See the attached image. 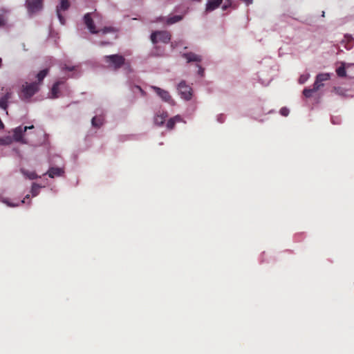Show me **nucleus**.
Listing matches in <instances>:
<instances>
[{
	"instance_id": "nucleus-29",
	"label": "nucleus",
	"mask_w": 354,
	"mask_h": 354,
	"mask_svg": "<svg viewBox=\"0 0 354 354\" xmlns=\"http://www.w3.org/2000/svg\"><path fill=\"white\" fill-rule=\"evenodd\" d=\"M196 66L198 68L197 73L201 76L203 77L204 75V68L201 66L200 64H197Z\"/></svg>"
},
{
	"instance_id": "nucleus-34",
	"label": "nucleus",
	"mask_w": 354,
	"mask_h": 354,
	"mask_svg": "<svg viewBox=\"0 0 354 354\" xmlns=\"http://www.w3.org/2000/svg\"><path fill=\"white\" fill-rule=\"evenodd\" d=\"M223 117L221 115L218 118V120L220 122H223Z\"/></svg>"
},
{
	"instance_id": "nucleus-2",
	"label": "nucleus",
	"mask_w": 354,
	"mask_h": 354,
	"mask_svg": "<svg viewBox=\"0 0 354 354\" xmlns=\"http://www.w3.org/2000/svg\"><path fill=\"white\" fill-rule=\"evenodd\" d=\"M104 60L107 66L111 68L118 69L124 66L126 69L131 71L129 63L125 62L124 58L120 55H106L104 57Z\"/></svg>"
},
{
	"instance_id": "nucleus-19",
	"label": "nucleus",
	"mask_w": 354,
	"mask_h": 354,
	"mask_svg": "<svg viewBox=\"0 0 354 354\" xmlns=\"http://www.w3.org/2000/svg\"><path fill=\"white\" fill-rule=\"evenodd\" d=\"M349 65H350L349 64H346L344 62H342L341 66L338 67L336 69L337 75L339 77H345L346 75V68L349 66Z\"/></svg>"
},
{
	"instance_id": "nucleus-24",
	"label": "nucleus",
	"mask_w": 354,
	"mask_h": 354,
	"mask_svg": "<svg viewBox=\"0 0 354 354\" xmlns=\"http://www.w3.org/2000/svg\"><path fill=\"white\" fill-rule=\"evenodd\" d=\"M182 18L183 17L180 15H175L174 17H169L167 19V23L168 24H175V23L180 21L182 19Z\"/></svg>"
},
{
	"instance_id": "nucleus-20",
	"label": "nucleus",
	"mask_w": 354,
	"mask_h": 354,
	"mask_svg": "<svg viewBox=\"0 0 354 354\" xmlns=\"http://www.w3.org/2000/svg\"><path fill=\"white\" fill-rule=\"evenodd\" d=\"M21 171L23 175L30 180H33L39 177L35 171H28L24 169H22Z\"/></svg>"
},
{
	"instance_id": "nucleus-11",
	"label": "nucleus",
	"mask_w": 354,
	"mask_h": 354,
	"mask_svg": "<svg viewBox=\"0 0 354 354\" xmlns=\"http://www.w3.org/2000/svg\"><path fill=\"white\" fill-rule=\"evenodd\" d=\"M182 56L187 63L194 62L196 65L200 64L203 60L201 55L192 52L183 53Z\"/></svg>"
},
{
	"instance_id": "nucleus-31",
	"label": "nucleus",
	"mask_w": 354,
	"mask_h": 354,
	"mask_svg": "<svg viewBox=\"0 0 354 354\" xmlns=\"http://www.w3.org/2000/svg\"><path fill=\"white\" fill-rule=\"evenodd\" d=\"M230 6V3L228 2V0L225 3V4L223 6V10H226L229 6Z\"/></svg>"
},
{
	"instance_id": "nucleus-26",
	"label": "nucleus",
	"mask_w": 354,
	"mask_h": 354,
	"mask_svg": "<svg viewBox=\"0 0 354 354\" xmlns=\"http://www.w3.org/2000/svg\"><path fill=\"white\" fill-rule=\"evenodd\" d=\"M319 90H314V86L313 88H304L303 91V94L306 97H310L313 93L318 91Z\"/></svg>"
},
{
	"instance_id": "nucleus-15",
	"label": "nucleus",
	"mask_w": 354,
	"mask_h": 354,
	"mask_svg": "<svg viewBox=\"0 0 354 354\" xmlns=\"http://www.w3.org/2000/svg\"><path fill=\"white\" fill-rule=\"evenodd\" d=\"M167 116L168 114L166 111H158L154 116V123L156 125H162Z\"/></svg>"
},
{
	"instance_id": "nucleus-9",
	"label": "nucleus",
	"mask_w": 354,
	"mask_h": 354,
	"mask_svg": "<svg viewBox=\"0 0 354 354\" xmlns=\"http://www.w3.org/2000/svg\"><path fill=\"white\" fill-rule=\"evenodd\" d=\"M331 74L328 73H319L316 76V80L314 82V90H319L324 84L322 82L327 81L330 78Z\"/></svg>"
},
{
	"instance_id": "nucleus-25",
	"label": "nucleus",
	"mask_w": 354,
	"mask_h": 354,
	"mask_svg": "<svg viewBox=\"0 0 354 354\" xmlns=\"http://www.w3.org/2000/svg\"><path fill=\"white\" fill-rule=\"evenodd\" d=\"M13 138L10 136L0 138V145H8L12 143Z\"/></svg>"
},
{
	"instance_id": "nucleus-16",
	"label": "nucleus",
	"mask_w": 354,
	"mask_h": 354,
	"mask_svg": "<svg viewBox=\"0 0 354 354\" xmlns=\"http://www.w3.org/2000/svg\"><path fill=\"white\" fill-rule=\"evenodd\" d=\"M62 84H63L62 82L58 81V82H55L53 84V86L51 88V91L48 94V97L52 98V99L57 98L59 96V86Z\"/></svg>"
},
{
	"instance_id": "nucleus-8",
	"label": "nucleus",
	"mask_w": 354,
	"mask_h": 354,
	"mask_svg": "<svg viewBox=\"0 0 354 354\" xmlns=\"http://www.w3.org/2000/svg\"><path fill=\"white\" fill-rule=\"evenodd\" d=\"M43 0H26V8L29 13H35L42 9Z\"/></svg>"
},
{
	"instance_id": "nucleus-28",
	"label": "nucleus",
	"mask_w": 354,
	"mask_h": 354,
	"mask_svg": "<svg viewBox=\"0 0 354 354\" xmlns=\"http://www.w3.org/2000/svg\"><path fill=\"white\" fill-rule=\"evenodd\" d=\"M309 77H310L309 74H306V75H301L300 77H299V83L300 84L305 83L308 80Z\"/></svg>"
},
{
	"instance_id": "nucleus-36",
	"label": "nucleus",
	"mask_w": 354,
	"mask_h": 354,
	"mask_svg": "<svg viewBox=\"0 0 354 354\" xmlns=\"http://www.w3.org/2000/svg\"><path fill=\"white\" fill-rule=\"evenodd\" d=\"M1 64H2V59H1V58H0V68L1 67Z\"/></svg>"
},
{
	"instance_id": "nucleus-10",
	"label": "nucleus",
	"mask_w": 354,
	"mask_h": 354,
	"mask_svg": "<svg viewBox=\"0 0 354 354\" xmlns=\"http://www.w3.org/2000/svg\"><path fill=\"white\" fill-rule=\"evenodd\" d=\"M70 6L69 1L68 0H61L59 6H57V15L60 23L64 25L65 24V19L61 15L62 11L66 10Z\"/></svg>"
},
{
	"instance_id": "nucleus-33",
	"label": "nucleus",
	"mask_w": 354,
	"mask_h": 354,
	"mask_svg": "<svg viewBox=\"0 0 354 354\" xmlns=\"http://www.w3.org/2000/svg\"><path fill=\"white\" fill-rule=\"evenodd\" d=\"M344 37H345V40L348 42L353 39V37L351 35H345Z\"/></svg>"
},
{
	"instance_id": "nucleus-18",
	"label": "nucleus",
	"mask_w": 354,
	"mask_h": 354,
	"mask_svg": "<svg viewBox=\"0 0 354 354\" xmlns=\"http://www.w3.org/2000/svg\"><path fill=\"white\" fill-rule=\"evenodd\" d=\"M26 198H29V195L28 194L26 196L25 198H24L23 200H21V201H20L19 202H17V203L11 202L10 201V199L6 198H2L1 199V201L3 203L6 204L8 207H15L19 206L21 203H25V200Z\"/></svg>"
},
{
	"instance_id": "nucleus-22",
	"label": "nucleus",
	"mask_w": 354,
	"mask_h": 354,
	"mask_svg": "<svg viewBox=\"0 0 354 354\" xmlns=\"http://www.w3.org/2000/svg\"><path fill=\"white\" fill-rule=\"evenodd\" d=\"M42 186H40L37 183H32V187H31V194L32 197L37 196L40 191V188H41Z\"/></svg>"
},
{
	"instance_id": "nucleus-1",
	"label": "nucleus",
	"mask_w": 354,
	"mask_h": 354,
	"mask_svg": "<svg viewBox=\"0 0 354 354\" xmlns=\"http://www.w3.org/2000/svg\"><path fill=\"white\" fill-rule=\"evenodd\" d=\"M84 24L87 28L92 34H95L102 32V34H106L113 31V28L105 27L103 29H100V27H96L94 24H100V17L96 13H87L84 17Z\"/></svg>"
},
{
	"instance_id": "nucleus-21",
	"label": "nucleus",
	"mask_w": 354,
	"mask_h": 354,
	"mask_svg": "<svg viewBox=\"0 0 354 354\" xmlns=\"http://www.w3.org/2000/svg\"><path fill=\"white\" fill-rule=\"evenodd\" d=\"M104 122V118L102 116H95L93 118L91 123L93 127H100Z\"/></svg>"
},
{
	"instance_id": "nucleus-5",
	"label": "nucleus",
	"mask_w": 354,
	"mask_h": 354,
	"mask_svg": "<svg viewBox=\"0 0 354 354\" xmlns=\"http://www.w3.org/2000/svg\"><path fill=\"white\" fill-rule=\"evenodd\" d=\"M34 128L33 125L26 126V127H17L12 130L13 131V140L21 142L23 144H26L27 141L24 138V135L28 129H32Z\"/></svg>"
},
{
	"instance_id": "nucleus-32",
	"label": "nucleus",
	"mask_w": 354,
	"mask_h": 354,
	"mask_svg": "<svg viewBox=\"0 0 354 354\" xmlns=\"http://www.w3.org/2000/svg\"><path fill=\"white\" fill-rule=\"evenodd\" d=\"M75 66H71V67L65 66L64 68H63V69H64L66 71H72L75 70Z\"/></svg>"
},
{
	"instance_id": "nucleus-12",
	"label": "nucleus",
	"mask_w": 354,
	"mask_h": 354,
	"mask_svg": "<svg viewBox=\"0 0 354 354\" xmlns=\"http://www.w3.org/2000/svg\"><path fill=\"white\" fill-rule=\"evenodd\" d=\"M12 92L10 90L6 89V93L2 94L0 97V107L6 111V113H8L7 108H8V103L9 100L12 97Z\"/></svg>"
},
{
	"instance_id": "nucleus-30",
	"label": "nucleus",
	"mask_w": 354,
	"mask_h": 354,
	"mask_svg": "<svg viewBox=\"0 0 354 354\" xmlns=\"http://www.w3.org/2000/svg\"><path fill=\"white\" fill-rule=\"evenodd\" d=\"M280 113L283 116H287L289 114V109L286 107H283L280 109Z\"/></svg>"
},
{
	"instance_id": "nucleus-7",
	"label": "nucleus",
	"mask_w": 354,
	"mask_h": 354,
	"mask_svg": "<svg viewBox=\"0 0 354 354\" xmlns=\"http://www.w3.org/2000/svg\"><path fill=\"white\" fill-rule=\"evenodd\" d=\"M151 88L156 92L157 95L161 98V100L167 103H168L170 105H174L175 102L172 99L171 96L170 95L169 93L164 89H162L158 86H151Z\"/></svg>"
},
{
	"instance_id": "nucleus-17",
	"label": "nucleus",
	"mask_w": 354,
	"mask_h": 354,
	"mask_svg": "<svg viewBox=\"0 0 354 354\" xmlns=\"http://www.w3.org/2000/svg\"><path fill=\"white\" fill-rule=\"evenodd\" d=\"M184 122L182 117L179 115H176L173 118H171L167 122L166 127L168 129L171 130L174 129L175 124L177 122Z\"/></svg>"
},
{
	"instance_id": "nucleus-3",
	"label": "nucleus",
	"mask_w": 354,
	"mask_h": 354,
	"mask_svg": "<svg viewBox=\"0 0 354 354\" xmlns=\"http://www.w3.org/2000/svg\"><path fill=\"white\" fill-rule=\"evenodd\" d=\"M38 89H39V86L37 82H32V83L26 82L22 86L20 97L22 100L30 99L32 96H33L35 95V93L36 92H37Z\"/></svg>"
},
{
	"instance_id": "nucleus-35",
	"label": "nucleus",
	"mask_w": 354,
	"mask_h": 354,
	"mask_svg": "<svg viewBox=\"0 0 354 354\" xmlns=\"http://www.w3.org/2000/svg\"><path fill=\"white\" fill-rule=\"evenodd\" d=\"M136 88L138 89V91H140V92H142V91L140 86H136Z\"/></svg>"
},
{
	"instance_id": "nucleus-14",
	"label": "nucleus",
	"mask_w": 354,
	"mask_h": 354,
	"mask_svg": "<svg viewBox=\"0 0 354 354\" xmlns=\"http://www.w3.org/2000/svg\"><path fill=\"white\" fill-rule=\"evenodd\" d=\"M223 0H207L205 5V12H210L218 8Z\"/></svg>"
},
{
	"instance_id": "nucleus-13",
	"label": "nucleus",
	"mask_w": 354,
	"mask_h": 354,
	"mask_svg": "<svg viewBox=\"0 0 354 354\" xmlns=\"http://www.w3.org/2000/svg\"><path fill=\"white\" fill-rule=\"evenodd\" d=\"M64 174V169L63 168L51 167L44 175L47 174L50 178H53L55 177L62 176Z\"/></svg>"
},
{
	"instance_id": "nucleus-4",
	"label": "nucleus",
	"mask_w": 354,
	"mask_h": 354,
	"mask_svg": "<svg viewBox=\"0 0 354 354\" xmlns=\"http://www.w3.org/2000/svg\"><path fill=\"white\" fill-rule=\"evenodd\" d=\"M177 88L181 98L187 101H189L192 99V88L190 86L187 84L185 81H181L178 84Z\"/></svg>"
},
{
	"instance_id": "nucleus-27",
	"label": "nucleus",
	"mask_w": 354,
	"mask_h": 354,
	"mask_svg": "<svg viewBox=\"0 0 354 354\" xmlns=\"http://www.w3.org/2000/svg\"><path fill=\"white\" fill-rule=\"evenodd\" d=\"M47 74H48V70L44 69V70L41 71L37 75V77L39 83L41 82L44 80V78L47 75Z\"/></svg>"
},
{
	"instance_id": "nucleus-37",
	"label": "nucleus",
	"mask_w": 354,
	"mask_h": 354,
	"mask_svg": "<svg viewBox=\"0 0 354 354\" xmlns=\"http://www.w3.org/2000/svg\"><path fill=\"white\" fill-rule=\"evenodd\" d=\"M339 88H335V91H337V93H338V92H339Z\"/></svg>"
},
{
	"instance_id": "nucleus-6",
	"label": "nucleus",
	"mask_w": 354,
	"mask_h": 354,
	"mask_svg": "<svg viewBox=\"0 0 354 354\" xmlns=\"http://www.w3.org/2000/svg\"><path fill=\"white\" fill-rule=\"evenodd\" d=\"M151 39L153 44H167L170 41L171 35L167 31H156L151 34Z\"/></svg>"
},
{
	"instance_id": "nucleus-23",
	"label": "nucleus",
	"mask_w": 354,
	"mask_h": 354,
	"mask_svg": "<svg viewBox=\"0 0 354 354\" xmlns=\"http://www.w3.org/2000/svg\"><path fill=\"white\" fill-rule=\"evenodd\" d=\"M8 13V10L5 9L0 10V26H3L6 24V15Z\"/></svg>"
}]
</instances>
